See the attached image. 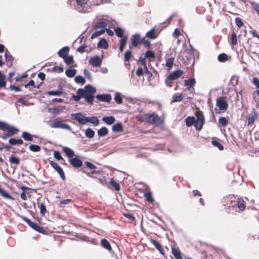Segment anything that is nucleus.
<instances>
[{
	"mask_svg": "<svg viewBox=\"0 0 259 259\" xmlns=\"http://www.w3.org/2000/svg\"><path fill=\"white\" fill-rule=\"evenodd\" d=\"M183 73V71L181 70L175 71L169 74L168 78L172 80L177 79L181 76Z\"/></svg>",
	"mask_w": 259,
	"mask_h": 259,
	"instance_id": "ddd939ff",
	"label": "nucleus"
},
{
	"mask_svg": "<svg viewBox=\"0 0 259 259\" xmlns=\"http://www.w3.org/2000/svg\"><path fill=\"white\" fill-rule=\"evenodd\" d=\"M136 74L138 76L143 75L144 74V68L143 69L141 67L138 68V69L136 70Z\"/></svg>",
	"mask_w": 259,
	"mask_h": 259,
	"instance_id": "0e129e2a",
	"label": "nucleus"
},
{
	"mask_svg": "<svg viewBox=\"0 0 259 259\" xmlns=\"http://www.w3.org/2000/svg\"><path fill=\"white\" fill-rule=\"evenodd\" d=\"M236 205L239 211L244 210L245 207L244 200L242 199H238Z\"/></svg>",
	"mask_w": 259,
	"mask_h": 259,
	"instance_id": "c85d7f7f",
	"label": "nucleus"
},
{
	"mask_svg": "<svg viewBox=\"0 0 259 259\" xmlns=\"http://www.w3.org/2000/svg\"><path fill=\"white\" fill-rule=\"evenodd\" d=\"M217 107L214 110L216 113H221L225 112L228 107L227 98L226 97H221L218 98L216 101Z\"/></svg>",
	"mask_w": 259,
	"mask_h": 259,
	"instance_id": "7ed1b4c3",
	"label": "nucleus"
},
{
	"mask_svg": "<svg viewBox=\"0 0 259 259\" xmlns=\"http://www.w3.org/2000/svg\"><path fill=\"white\" fill-rule=\"evenodd\" d=\"M96 92V89L90 85L85 87L84 89H79L77 93L80 95H83L85 101L90 104H93L94 98V94Z\"/></svg>",
	"mask_w": 259,
	"mask_h": 259,
	"instance_id": "f03ea898",
	"label": "nucleus"
},
{
	"mask_svg": "<svg viewBox=\"0 0 259 259\" xmlns=\"http://www.w3.org/2000/svg\"><path fill=\"white\" fill-rule=\"evenodd\" d=\"M85 164L87 166L88 168H89V169H90L91 170H93L91 171L92 174L94 175V174H98L99 172V171H97L95 170L96 168V166L95 165H94L92 163L89 162V161H87L85 162Z\"/></svg>",
	"mask_w": 259,
	"mask_h": 259,
	"instance_id": "b1692460",
	"label": "nucleus"
},
{
	"mask_svg": "<svg viewBox=\"0 0 259 259\" xmlns=\"http://www.w3.org/2000/svg\"><path fill=\"white\" fill-rule=\"evenodd\" d=\"M195 83V79L194 78H190L185 80V85L188 87V89L190 92L194 90L193 86Z\"/></svg>",
	"mask_w": 259,
	"mask_h": 259,
	"instance_id": "2eb2a0df",
	"label": "nucleus"
},
{
	"mask_svg": "<svg viewBox=\"0 0 259 259\" xmlns=\"http://www.w3.org/2000/svg\"><path fill=\"white\" fill-rule=\"evenodd\" d=\"M101 244L104 248H105V249L109 251L112 249L109 242L106 239H102L101 240Z\"/></svg>",
	"mask_w": 259,
	"mask_h": 259,
	"instance_id": "4be33fe9",
	"label": "nucleus"
},
{
	"mask_svg": "<svg viewBox=\"0 0 259 259\" xmlns=\"http://www.w3.org/2000/svg\"><path fill=\"white\" fill-rule=\"evenodd\" d=\"M110 183L111 185L112 186L115 188L116 191L120 190V185L115 181H114L113 179H111Z\"/></svg>",
	"mask_w": 259,
	"mask_h": 259,
	"instance_id": "49530a36",
	"label": "nucleus"
},
{
	"mask_svg": "<svg viewBox=\"0 0 259 259\" xmlns=\"http://www.w3.org/2000/svg\"><path fill=\"white\" fill-rule=\"evenodd\" d=\"M219 122L220 124H221L223 126H225L227 123L228 121L227 119L225 117H221L219 119Z\"/></svg>",
	"mask_w": 259,
	"mask_h": 259,
	"instance_id": "680f3d73",
	"label": "nucleus"
},
{
	"mask_svg": "<svg viewBox=\"0 0 259 259\" xmlns=\"http://www.w3.org/2000/svg\"><path fill=\"white\" fill-rule=\"evenodd\" d=\"M30 227L31 228H32L33 230H34L39 233H44V232L45 231L42 227L39 226L37 224L33 223V222L31 225Z\"/></svg>",
	"mask_w": 259,
	"mask_h": 259,
	"instance_id": "5701e85b",
	"label": "nucleus"
},
{
	"mask_svg": "<svg viewBox=\"0 0 259 259\" xmlns=\"http://www.w3.org/2000/svg\"><path fill=\"white\" fill-rule=\"evenodd\" d=\"M8 130V133L11 135L16 133L18 132V130L14 128L13 126L8 125L7 124L6 128Z\"/></svg>",
	"mask_w": 259,
	"mask_h": 259,
	"instance_id": "a19ab883",
	"label": "nucleus"
},
{
	"mask_svg": "<svg viewBox=\"0 0 259 259\" xmlns=\"http://www.w3.org/2000/svg\"><path fill=\"white\" fill-rule=\"evenodd\" d=\"M174 58L171 57L167 59L166 62V66L168 67L169 69H170L172 67V66L174 64Z\"/></svg>",
	"mask_w": 259,
	"mask_h": 259,
	"instance_id": "09e8293b",
	"label": "nucleus"
},
{
	"mask_svg": "<svg viewBox=\"0 0 259 259\" xmlns=\"http://www.w3.org/2000/svg\"><path fill=\"white\" fill-rule=\"evenodd\" d=\"M145 57L149 58H154L155 55L154 53L150 51H148L146 52L145 54Z\"/></svg>",
	"mask_w": 259,
	"mask_h": 259,
	"instance_id": "e2e57ef3",
	"label": "nucleus"
},
{
	"mask_svg": "<svg viewBox=\"0 0 259 259\" xmlns=\"http://www.w3.org/2000/svg\"><path fill=\"white\" fill-rule=\"evenodd\" d=\"M257 116V113L253 110L249 114L248 118V125L252 126L254 120L256 119Z\"/></svg>",
	"mask_w": 259,
	"mask_h": 259,
	"instance_id": "f8f14e48",
	"label": "nucleus"
},
{
	"mask_svg": "<svg viewBox=\"0 0 259 259\" xmlns=\"http://www.w3.org/2000/svg\"><path fill=\"white\" fill-rule=\"evenodd\" d=\"M22 137L25 140L30 141L32 140V136L27 132H23L22 135Z\"/></svg>",
	"mask_w": 259,
	"mask_h": 259,
	"instance_id": "ea45409f",
	"label": "nucleus"
},
{
	"mask_svg": "<svg viewBox=\"0 0 259 259\" xmlns=\"http://www.w3.org/2000/svg\"><path fill=\"white\" fill-rule=\"evenodd\" d=\"M185 122L187 126H190L192 125L193 124L195 123V118L194 117L189 116L185 119Z\"/></svg>",
	"mask_w": 259,
	"mask_h": 259,
	"instance_id": "473e14b6",
	"label": "nucleus"
},
{
	"mask_svg": "<svg viewBox=\"0 0 259 259\" xmlns=\"http://www.w3.org/2000/svg\"><path fill=\"white\" fill-rule=\"evenodd\" d=\"M95 30H96L95 32H94L91 36L92 39H94V38L98 37L99 36L101 35L102 33H103V32H102V30H97V29H95Z\"/></svg>",
	"mask_w": 259,
	"mask_h": 259,
	"instance_id": "3c124183",
	"label": "nucleus"
},
{
	"mask_svg": "<svg viewBox=\"0 0 259 259\" xmlns=\"http://www.w3.org/2000/svg\"><path fill=\"white\" fill-rule=\"evenodd\" d=\"M184 97L182 94H176L172 96V100L171 103L180 102L182 101Z\"/></svg>",
	"mask_w": 259,
	"mask_h": 259,
	"instance_id": "7c9ffc66",
	"label": "nucleus"
},
{
	"mask_svg": "<svg viewBox=\"0 0 259 259\" xmlns=\"http://www.w3.org/2000/svg\"><path fill=\"white\" fill-rule=\"evenodd\" d=\"M64 62L68 65L71 64L74 62L73 58L72 56H67L64 58Z\"/></svg>",
	"mask_w": 259,
	"mask_h": 259,
	"instance_id": "c03bdc74",
	"label": "nucleus"
},
{
	"mask_svg": "<svg viewBox=\"0 0 259 259\" xmlns=\"http://www.w3.org/2000/svg\"><path fill=\"white\" fill-rule=\"evenodd\" d=\"M54 157L56 159H57L58 160H63V158L62 157L60 152L57 151H54Z\"/></svg>",
	"mask_w": 259,
	"mask_h": 259,
	"instance_id": "bf43d9fd",
	"label": "nucleus"
},
{
	"mask_svg": "<svg viewBox=\"0 0 259 259\" xmlns=\"http://www.w3.org/2000/svg\"><path fill=\"white\" fill-rule=\"evenodd\" d=\"M106 25L107 24L104 21H101L99 22H98V24L96 25V26L95 27V29L99 30H102V32L104 33V32L105 30V28L106 27Z\"/></svg>",
	"mask_w": 259,
	"mask_h": 259,
	"instance_id": "aec40b11",
	"label": "nucleus"
},
{
	"mask_svg": "<svg viewBox=\"0 0 259 259\" xmlns=\"http://www.w3.org/2000/svg\"><path fill=\"white\" fill-rule=\"evenodd\" d=\"M253 83L256 86V88L259 89V79L257 78H253Z\"/></svg>",
	"mask_w": 259,
	"mask_h": 259,
	"instance_id": "774afa93",
	"label": "nucleus"
},
{
	"mask_svg": "<svg viewBox=\"0 0 259 259\" xmlns=\"http://www.w3.org/2000/svg\"><path fill=\"white\" fill-rule=\"evenodd\" d=\"M103 121H104L107 124L111 125L114 123L115 121V118L112 116H105L102 119Z\"/></svg>",
	"mask_w": 259,
	"mask_h": 259,
	"instance_id": "393cba45",
	"label": "nucleus"
},
{
	"mask_svg": "<svg viewBox=\"0 0 259 259\" xmlns=\"http://www.w3.org/2000/svg\"><path fill=\"white\" fill-rule=\"evenodd\" d=\"M85 134L87 137L92 138L95 135V132L91 128H89L85 130Z\"/></svg>",
	"mask_w": 259,
	"mask_h": 259,
	"instance_id": "e433bc0d",
	"label": "nucleus"
},
{
	"mask_svg": "<svg viewBox=\"0 0 259 259\" xmlns=\"http://www.w3.org/2000/svg\"><path fill=\"white\" fill-rule=\"evenodd\" d=\"M150 242L155 246V247L159 251V252L164 254V250L162 246L155 240L150 239Z\"/></svg>",
	"mask_w": 259,
	"mask_h": 259,
	"instance_id": "f3484780",
	"label": "nucleus"
},
{
	"mask_svg": "<svg viewBox=\"0 0 259 259\" xmlns=\"http://www.w3.org/2000/svg\"><path fill=\"white\" fill-rule=\"evenodd\" d=\"M146 36L152 39L155 38L156 37L155 30L153 29L148 31L146 33Z\"/></svg>",
	"mask_w": 259,
	"mask_h": 259,
	"instance_id": "8fccbe9b",
	"label": "nucleus"
},
{
	"mask_svg": "<svg viewBox=\"0 0 259 259\" xmlns=\"http://www.w3.org/2000/svg\"><path fill=\"white\" fill-rule=\"evenodd\" d=\"M20 159L14 155H11L9 157V162L11 164V167L14 169L20 163Z\"/></svg>",
	"mask_w": 259,
	"mask_h": 259,
	"instance_id": "4468645a",
	"label": "nucleus"
},
{
	"mask_svg": "<svg viewBox=\"0 0 259 259\" xmlns=\"http://www.w3.org/2000/svg\"><path fill=\"white\" fill-rule=\"evenodd\" d=\"M112 130L114 132H120L123 130L122 125L121 123L115 124L112 126Z\"/></svg>",
	"mask_w": 259,
	"mask_h": 259,
	"instance_id": "c756f323",
	"label": "nucleus"
},
{
	"mask_svg": "<svg viewBox=\"0 0 259 259\" xmlns=\"http://www.w3.org/2000/svg\"><path fill=\"white\" fill-rule=\"evenodd\" d=\"M49 163L51 166L57 171L60 177L64 180L65 176L63 169L56 162L50 161Z\"/></svg>",
	"mask_w": 259,
	"mask_h": 259,
	"instance_id": "6e6552de",
	"label": "nucleus"
},
{
	"mask_svg": "<svg viewBox=\"0 0 259 259\" xmlns=\"http://www.w3.org/2000/svg\"><path fill=\"white\" fill-rule=\"evenodd\" d=\"M70 163L75 168H79L82 166V161L77 157H73L69 159Z\"/></svg>",
	"mask_w": 259,
	"mask_h": 259,
	"instance_id": "9b49d317",
	"label": "nucleus"
},
{
	"mask_svg": "<svg viewBox=\"0 0 259 259\" xmlns=\"http://www.w3.org/2000/svg\"><path fill=\"white\" fill-rule=\"evenodd\" d=\"M75 81L77 83L84 84L85 83V79L81 76H77L74 78Z\"/></svg>",
	"mask_w": 259,
	"mask_h": 259,
	"instance_id": "de8ad7c7",
	"label": "nucleus"
},
{
	"mask_svg": "<svg viewBox=\"0 0 259 259\" xmlns=\"http://www.w3.org/2000/svg\"><path fill=\"white\" fill-rule=\"evenodd\" d=\"M108 130L106 127H103L98 131V135L99 137H104L107 135Z\"/></svg>",
	"mask_w": 259,
	"mask_h": 259,
	"instance_id": "2f4dec72",
	"label": "nucleus"
},
{
	"mask_svg": "<svg viewBox=\"0 0 259 259\" xmlns=\"http://www.w3.org/2000/svg\"><path fill=\"white\" fill-rule=\"evenodd\" d=\"M62 93V92L60 91H53L48 92L47 94L51 96H60Z\"/></svg>",
	"mask_w": 259,
	"mask_h": 259,
	"instance_id": "864d4df0",
	"label": "nucleus"
},
{
	"mask_svg": "<svg viewBox=\"0 0 259 259\" xmlns=\"http://www.w3.org/2000/svg\"><path fill=\"white\" fill-rule=\"evenodd\" d=\"M73 119L78 121L79 124L84 125L87 123V117H85L82 113H73L71 114Z\"/></svg>",
	"mask_w": 259,
	"mask_h": 259,
	"instance_id": "0eeeda50",
	"label": "nucleus"
},
{
	"mask_svg": "<svg viewBox=\"0 0 259 259\" xmlns=\"http://www.w3.org/2000/svg\"><path fill=\"white\" fill-rule=\"evenodd\" d=\"M76 10L80 12L86 13L91 11V7L88 3V0H76Z\"/></svg>",
	"mask_w": 259,
	"mask_h": 259,
	"instance_id": "20e7f679",
	"label": "nucleus"
},
{
	"mask_svg": "<svg viewBox=\"0 0 259 259\" xmlns=\"http://www.w3.org/2000/svg\"><path fill=\"white\" fill-rule=\"evenodd\" d=\"M144 196L148 202H149L150 203L153 202L154 199L152 197V193L150 192L146 193L144 194Z\"/></svg>",
	"mask_w": 259,
	"mask_h": 259,
	"instance_id": "37998d69",
	"label": "nucleus"
},
{
	"mask_svg": "<svg viewBox=\"0 0 259 259\" xmlns=\"http://www.w3.org/2000/svg\"><path fill=\"white\" fill-rule=\"evenodd\" d=\"M131 40L132 45L130 47V49L132 48V47H137L139 45L141 44L143 39H141L140 35L139 34H136L132 36L131 38Z\"/></svg>",
	"mask_w": 259,
	"mask_h": 259,
	"instance_id": "1a4fd4ad",
	"label": "nucleus"
},
{
	"mask_svg": "<svg viewBox=\"0 0 259 259\" xmlns=\"http://www.w3.org/2000/svg\"><path fill=\"white\" fill-rule=\"evenodd\" d=\"M90 122L96 126L99 124V120L97 117L93 116L87 118V123Z\"/></svg>",
	"mask_w": 259,
	"mask_h": 259,
	"instance_id": "412c9836",
	"label": "nucleus"
},
{
	"mask_svg": "<svg viewBox=\"0 0 259 259\" xmlns=\"http://www.w3.org/2000/svg\"><path fill=\"white\" fill-rule=\"evenodd\" d=\"M142 63H143L144 67V74H145V75L148 78H150L152 75V73L148 70V69L146 66V65L145 64V61H143Z\"/></svg>",
	"mask_w": 259,
	"mask_h": 259,
	"instance_id": "58836bf2",
	"label": "nucleus"
},
{
	"mask_svg": "<svg viewBox=\"0 0 259 259\" xmlns=\"http://www.w3.org/2000/svg\"><path fill=\"white\" fill-rule=\"evenodd\" d=\"M9 142L11 145H21L23 141L21 139H9Z\"/></svg>",
	"mask_w": 259,
	"mask_h": 259,
	"instance_id": "c9c22d12",
	"label": "nucleus"
},
{
	"mask_svg": "<svg viewBox=\"0 0 259 259\" xmlns=\"http://www.w3.org/2000/svg\"><path fill=\"white\" fill-rule=\"evenodd\" d=\"M96 98L99 100L107 102H109L112 99L109 94L98 95Z\"/></svg>",
	"mask_w": 259,
	"mask_h": 259,
	"instance_id": "dca6fc26",
	"label": "nucleus"
},
{
	"mask_svg": "<svg viewBox=\"0 0 259 259\" xmlns=\"http://www.w3.org/2000/svg\"><path fill=\"white\" fill-rule=\"evenodd\" d=\"M115 32L116 33V34L118 36V37H121L122 38V37H123L124 36H123V30L120 28H116L115 29Z\"/></svg>",
	"mask_w": 259,
	"mask_h": 259,
	"instance_id": "603ef678",
	"label": "nucleus"
},
{
	"mask_svg": "<svg viewBox=\"0 0 259 259\" xmlns=\"http://www.w3.org/2000/svg\"><path fill=\"white\" fill-rule=\"evenodd\" d=\"M63 151L69 157H72L74 155L73 151L68 147H63Z\"/></svg>",
	"mask_w": 259,
	"mask_h": 259,
	"instance_id": "cd10ccee",
	"label": "nucleus"
},
{
	"mask_svg": "<svg viewBox=\"0 0 259 259\" xmlns=\"http://www.w3.org/2000/svg\"><path fill=\"white\" fill-rule=\"evenodd\" d=\"M89 63L95 67L100 66L102 63V59L98 56L92 57L89 61Z\"/></svg>",
	"mask_w": 259,
	"mask_h": 259,
	"instance_id": "9d476101",
	"label": "nucleus"
},
{
	"mask_svg": "<svg viewBox=\"0 0 259 259\" xmlns=\"http://www.w3.org/2000/svg\"><path fill=\"white\" fill-rule=\"evenodd\" d=\"M136 118L140 121L156 125H160L162 122L161 117L155 113L137 115Z\"/></svg>",
	"mask_w": 259,
	"mask_h": 259,
	"instance_id": "f257e3e1",
	"label": "nucleus"
},
{
	"mask_svg": "<svg viewBox=\"0 0 259 259\" xmlns=\"http://www.w3.org/2000/svg\"><path fill=\"white\" fill-rule=\"evenodd\" d=\"M71 201V199H64L61 201L59 204V206L60 207H63L65 204H68L69 202Z\"/></svg>",
	"mask_w": 259,
	"mask_h": 259,
	"instance_id": "13d9d810",
	"label": "nucleus"
},
{
	"mask_svg": "<svg viewBox=\"0 0 259 259\" xmlns=\"http://www.w3.org/2000/svg\"><path fill=\"white\" fill-rule=\"evenodd\" d=\"M0 194H1L4 197L8 199L13 200L14 198L4 189L0 187Z\"/></svg>",
	"mask_w": 259,
	"mask_h": 259,
	"instance_id": "a878e982",
	"label": "nucleus"
},
{
	"mask_svg": "<svg viewBox=\"0 0 259 259\" xmlns=\"http://www.w3.org/2000/svg\"><path fill=\"white\" fill-rule=\"evenodd\" d=\"M127 39V37L126 36L122 37L120 40V46H119V51L120 52H122L123 51L124 48L126 44Z\"/></svg>",
	"mask_w": 259,
	"mask_h": 259,
	"instance_id": "bb28decb",
	"label": "nucleus"
},
{
	"mask_svg": "<svg viewBox=\"0 0 259 259\" xmlns=\"http://www.w3.org/2000/svg\"><path fill=\"white\" fill-rule=\"evenodd\" d=\"M197 120L195 122V126L197 131L201 130L204 122V116L201 111H197L196 113Z\"/></svg>",
	"mask_w": 259,
	"mask_h": 259,
	"instance_id": "423d86ee",
	"label": "nucleus"
},
{
	"mask_svg": "<svg viewBox=\"0 0 259 259\" xmlns=\"http://www.w3.org/2000/svg\"><path fill=\"white\" fill-rule=\"evenodd\" d=\"M164 148H159L157 150H165L167 151L170 154H173L175 153V151L174 150V147H164Z\"/></svg>",
	"mask_w": 259,
	"mask_h": 259,
	"instance_id": "6e6d98bb",
	"label": "nucleus"
},
{
	"mask_svg": "<svg viewBox=\"0 0 259 259\" xmlns=\"http://www.w3.org/2000/svg\"><path fill=\"white\" fill-rule=\"evenodd\" d=\"M50 126L53 128H60L70 131H72L71 127L68 124H66L64 120L60 119H56L53 120Z\"/></svg>",
	"mask_w": 259,
	"mask_h": 259,
	"instance_id": "39448f33",
	"label": "nucleus"
},
{
	"mask_svg": "<svg viewBox=\"0 0 259 259\" xmlns=\"http://www.w3.org/2000/svg\"><path fill=\"white\" fill-rule=\"evenodd\" d=\"M98 47L102 49H107L108 48V44L106 39H101L100 41L98 44Z\"/></svg>",
	"mask_w": 259,
	"mask_h": 259,
	"instance_id": "72a5a7b5",
	"label": "nucleus"
},
{
	"mask_svg": "<svg viewBox=\"0 0 259 259\" xmlns=\"http://www.w3.org/2000/svg\"><path fill=\"white\" fill-rule=\"evenodd\" d=\"M76 73V70L75 69H68L66 70V75L69 77H73Z\"/></svg>",
	"mask_w": 259,
	"mask_h": 259,
	"instance_id": "f704fd0d",
	"label": "nucleus"
},
{
	"mask_svg": "<svg viewBox=\"0 0 259 259\" xmlns=\"http://www.w3.org/2000/svg\"><path fill=\"white\" fill-rule=\"evenodd\" d=\"M69 51V47H65L63 49L59 50V51L58 52V54L60 57L64 59V58H65L66 56H67Z\"/></svg>",
	"mask_w": 259,
	"mask_h": 259,
	"instance_id": "a211bd4d",
	"label": "nucleus"
},
{
	"mask_svg": "<svg viewBox=\"0 0 259 259\" xmlns=\"http://www.w3.org/2000/svg\"><path fill=\"white\" fill-rule=\"evenodd\" d=\"M133 57L132 52L131 50L125 52L124 56V60L125 61H128Z\"/></svg>",
	"mask_w": 259,
	"mask_h": 259,
	"instance_id": "4c0bfd02",
	"label": "nucleus"
},
{
	"mask_svg": "<svg viewBox=\"0 0 259 259\" xmlns=\"http://www.w3.org/2000/svg\"><path fill=\"white\" fill-rule=\"evenodd\" d=\"M171 252L176 259H183L182 256L181 252L179 249L172 247Z\"/></svg>",
	"mask_w": 259,
	"mask_h": 259,
	"instance_id": "6ab92c4d",
	"label": "nucleus"
},
{
	"mask_svg": "<svg viewBox=\"0 0 259 259\" xmlns=\"http://www.w3.org/2000/svg\"><path fill=\"white\" fill-rule=\"evenodd\" d=\"M114 100L118 104H121L122 102V98L120 93H116L115 95Z\"/></svg>",
	"mask_w": 259,
	"mask_h": 259,
	"instance_id": "a18cd8bd",
	"label": "nucleus"
},
{
	"mask_svg": "<svg viewBox=\"0 0 259 259\" xmlns=\"http://www.w3.org/2000/svg\"><path fill=\"white\" fill-rule=\"evenodd\" d=\"M237 42V38L236 34L233 32L231 35V44L233 45H235Z\"/></svg>",
	"mask_w": 259,
	"mask_h": 259,
	"instance_id": "052dcab7",
	"label": "nucleus"
},
{
	"mask_svg": "<svg viewBox=\"0 0 259 259\" xmlns=\"http://www.w3.org/2000/svg\"><path fill=\"white\" fill-rule=\"evenodd\" d=\"M38 208L40 209V213L42 215H44L47 211L46 207L45 204L42 203H38Z\"/></svg>",
	"mask_w": 259,
	"mask_h": 259,
	"instance_id": "79ce46f5",
	"label": "nucleus"
},
{
	"mask_svg": "<svg viewBox=\"0 0 259 259\" xmlns=\"http://www.w3.org/2000/svg\"><path fill=\"white\" fill-rule=\"evenodd\" d=\"M251 156H259V147H256L254 151H250L249 154Z\"/></svg>",
	"mask_w": 259,
	"mask_h": 259,
	"instance_id": "5fc2aeb1",
	"label": "nucleus"
},
{
	"mask_svg": "<svg viewBox=\"0 0 259 259\" xmlns=\"http://www.w3.org/2000/svg\"><path fill=\"white\" fill-rule=\"evenodd\" d=\"M21 218L25 222H26L30 227L31 225L33 223L32 222H31L29 219L27 218L26 217L24 216H21Z\"/></svg>",
	"mask_w": 259,
	"mask_h": 259,
	"instance_id": "338daca9",
	"label": "nucleus"
},
{
	"mask_svg": "<svg viewBox=\"0 0 259 259\" xmlns=\"http://www.w3.org/2000/svg\"><path fill=\"white\" fill-rule=\"evenodd\" d=\"M218 60L220 62H224L227 60V56L225 54H221L218 56Z\"/></svg>",
	"mask_w": 259,
	"mask_h": 259,
	"instance_id": "4d7b16f0",
	"label": "nucleus"
},
{
	"mask_svg": "<svg viewBox=\"0 0 259 259\" xmlns=\"http://www.w3.org/2000/svg\"><path fill=\"white\" fill-rule=\"evenodd\" d=\"M235 22H236V24L237 25V26L239 27V28H240L243 24L241 19L239 18V17H237L235 19Z\"/></svg>",
	"mask_w": 259,
	"mask_h": 259,
	"instance_id": "69168bd1",
	"label": "nucleus"
}]
</instances>
